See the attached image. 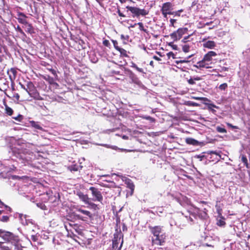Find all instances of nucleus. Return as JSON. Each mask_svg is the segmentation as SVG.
<instances>
[{"label": "nucleus", "mask_w": 250, "mask_h": 250, "mask_svg": "<svg viewBox=\"0 0 250 250\" xmlns=\"http://www.w3.org/2000/svg\"><path fill=\"white\" fill-rule=\"evenodd\" d=\"M148 229L153 234L151 237V244L152 246H163L166 241V234L164 232L163 227L161 226H155L152 227L148 226Z\"/></svg>", "instance_id": "nucleus-1"}, {"label": "nucleus", "mask_w": 250, "mask_h": 250, "mask_svg": "<svg viewBox=\"0 0 250 250\" xmlns=\"http://www.w3.org/2000/svg\"><path fill=\"white\" fill-rule=\"evenodd\" d=\"M216 56L217 54L215 52L210 51L204 56L202 60L198 62L196 64H194V67L199 69L210 68L209 65L212 63L213 57Z\"/></svg>", "instance_id": "nucleus-2"}, {"label": "nucleus", "mask_w": 250, "mask_h": 250, "mask_svg": "<svg viewBox=\"0 0 250 250\" xmlns=\"http://www.w3.org/2000/svg\"><path fill=\"white\" fill-rule=\"evenodd\" d=\"M0 237L3 239L4 242H9L15 243L20 242V241L18 235L2 229H0Z\"/></svg>", "instance_id": "nucleus-3"}, {"label": "nucleus", "mask_w": 250, "mask_h": 250, "mask_svg": "<svg viewBox=\"0 0 250 250\" xmlns=\"http://www.w3.org/2000/svg\"><path fill=\"white\" fill-rule=\"evenodd\" d=\"M126 8L132 13V17H139L140 16H146L149 13V11L145 9H140L137 7L127 6Z\"/></svg>", "instance_id": "nucleus-4"}, {"label": "nucleus", "mask_w": 250, "mask_h": 250, "mask_svg": "<svg viewBox=\"0 0 250 250\" xmlns=\"http://www.w3.org/2000/svg\"><path fill=\"white\" fill-rule=\"evenodd\" d=\"M0 250H22L20 242H0Z\"/></svg>", "instance_id": "nucleus-5"}, {"label": "nucleus", "mask_w": 250, "mask_h": 250, "mask_svg": "<svg viewBox=\"0 0 250 250\" xmlns=\"http://www.w3.org/2000/svg\"><path fill=\"white\" fill-rule=\"evenodd\" d=\"M193 207L195 210L190 214L191 215L195 218L198 217L203 220H206L208 218L209 216L208 214V210L206 208L201 209L195 206H193Z\"/></svg>", "instance_id": "nucleus-6"}, {"label": "nucleus", "mask_w": 250, "mask_h": 250, "mask_svg": "<svg viewBox=\"0 0 250 250\" xmlns=\"http://www.w3.org/2000/svg\"><path fill=\"white\" fill-rule=\"evenodd\" d=\"M89 189L91 192L92 200L94 201L102 202L103 200V197L101 189L95 187H91Z\"/></svg>", "instance_id": "nucleus-7"}, {"label": "nucleus", "mask_w": 250, "mask_h": 250, "mask_svg": "<svg viewBox=\"0 0 250 250\" xmlns=\"http://www.w3.org/2000/svg\"><path fill=\"white\" fill-rule=\"evenodd\" d=\"M188 32V28L187 27L180 28L176 31L170 34V37L174 41H177L182 38L184 34Z\"/></svg>", "instance_id": "nucleus-8"}, {"label": "nucleus", "mask_w": 250, "mask_h": 250, "mask_svg": "<svg viewBox=\"0 0 250 250\" xmlns=\"http://www.w3.org/2000/svg\"><path fill=\"white\" fill-rule=\"evenodd\" d=\"M121 236L123 237V235H122L121 232L115 233L114 234V238L112 240V250H116L118 249L119 250H121V249L122 247V245L123 243V239L122 240L121 244L119 247H118V245L120 241Z\"/></svg>", "instance_id": "nucleus-9"}, {"label": "nucleus", "mask_w": 250, "mask_h": 250, "mask_svg": "<svg viewBox=\"0 0 250 250\" xmlns=\"http://www.w3.org/2000/svg\"><path fill=\"white\" fill-rule=\"evenodd\" d=\"M172 7L173 4L170 2H167L163 4L161 11L164 18H167V15L173 14V13L171 12Z\"/></svg>", "instance_id": "nucleus-10"}, {"label": "nucleus", "mask_w": 250, "mask_h": 250, "mask_svg": "<svg viewBox=\"0 0 250 250\" xmlns=\"http://www.w3.org/2000/svg\"><path fill=\"white\" fill-rule=\"evenodd\" d=\"M237 236L241 239V240H238L236 239V240L238 241V246H237V249L238 250H245V247L246 246V242L245 240V238L246 236H243V233L242 232H240L239 234H237Z\"/></svg>", "instance_id": "nucleus-11"}, {"label": "nucleus", "mask_w": 250, "mask_h": 250, "mask_svg": "<svg viewBox=\"0 0 250 250\" xmlns=\"http://www.w3.org/2000/svg\"><path fill=\"white\" fill-rule=\"evenodd\" d=\"M77 211L85 216L84 217H82L80 215H77L78 217L83 221H85L88 218L90 219L93 218L92 214L88 210L83 209L82 208H77Z\"/></svg>", "instance_id": "nucleus-12"}, {"label": "nucleus", "mask_w": 250, "mask_h": 250, "mask_svg": "<svg viewBox=\"0 0 250 250\" xmlns=\"http://www.w3.org/2000/svg\"><path fill=\"white\" fill-rule=\"evenodd\" d=\"M9 75V79L12 83H13L16 79L17 75V68H11L10 70L7 71Z\"/></svg>", "instance_id": "nucleus-13"}, {"label": "nucleus", "mask_w": 250, "mask_h": 250, "mask_svg": "<svg viewBox=\"0 0 250 250\" xmlns=\"http://www.w3.org/2000/svg\"><path fill=\"white\" fill-rule=\"evenodd\" d=\"M17 15L18 18H17V19L19 23L23 25L27 23V21L26 20V18L27 17L23 13L18 12Z\"/></svg>", "instance_id": "nucleus-14"}, {"label": "nucleus", "mask_w": 250, "mask_h": 250, "mask_svg": "<svg viewBox=\"0 0 250 250\" xmlns=\"http://www.w3.org/2000/svg\"><path fill=\"white\" fill-rule=\"evenodd\" d=\"M30 96L36 100H42L43 98L40 96V93L37 91L36 88L28 93Z\"/></svg>", "instance_id": "nucleus-15"}, {"label": "nucleus", "mask_w": 250, "mask_h": 250, "mask_svg": "<svg viewBox=\"0 0 250 250\" xmlns=\"http://www.w3.org/2000/svg\"><path fill=\"white\" fill-rule=\"evenodd\" d=\"M77 195L82 201H83L85 204L88 203L89 199L87 194H84L82 191H78L77 193Z\"/></svg>", "instance_id": "nucleus-16"}, {"label": "nucleus", "mask_w": 250, "mask_h": 250, "mask_svg": "<svg viewBox=\"0 0 250 250\" xmlns=\"http://www.w3.org/2000/svg\"><path fill=\"white\" fill-rule=\"evenodd\" d=\"M185 142L188 145L194 146H197L200 144V143L197 140L189 137L186 138Z\"/></svg>", "instance_id": "nucleus-17"}, {"label": "nucleus", "mask_w": 250, "mask_h": 250, "mask_svg": "<svg viewBox=\"0 0 250 250\" xmlns=\"http://www.w3.org/2000/svg\"><path fill=\"white\" fill-rule=\"evenodd\" d=\"M83 166L77 164L72 165L68 167V169L71 172H76L82 169Z\"/></svg>", "instance_id": "nucleus-18"}, {"label": "nucleus", "mask_w": 250, "mask_h": 250, "mask_svg": "<svg viewBox=\"0 0 250 250\" xmlns=\"http://www.w3.org/2000/svg\"><path fill=\"white\" fill-rule=\"evenodd\" d=\"M215 46L216 43L213 41H208L203 44V46L204 47L209 49H213L215 47Z\"/></svg>", "instance_id": "nucleus-19"}, {"label": "nucleus", "mask_w": 250, "mask_h": 250, "mask_svg": "<svg viewBox=\"0 0 250 250\" xmlns=\"http://www.w3.org/2000/svg\"><path fill=\"white\" fill-rule=\"evenodd\" d=\"M35 88H36V87L32 82L28 81L27 82L25 91L28 93V94L34 90Z\"/></svg>", "instance_id": "nucleus-20"}, {"label": "nucleus", "mask_w": 250, "mask_h": 250, "mask_svg": "<svg viewBox=\"0 0 250 250\" xmlns=\"http://www.w3.org/2000/svg\"><path fill=\"white\" fill-rule=\"evenodd\" d=\"M125 184L127 186V188L131 190V194L133 192L134 190V185L133 184L132 181L129 179H127L125 180Z\"/></svg>", "instance_id": "nucleus-21"}, {"label": "nucleus", "mask_w": 250, "mask_h": 250, "mask_svg": "<svg viewBox=\"0 0 250 250\" xmlns=\"http://www.w3.org/2000/svg\"><path fill=\"white\" fill-rule=\"evenodd\" d=\"M186 79L189 85H194L196 84L195 82L201 80V78L200 77L197 76L193 78L190 77L189 79L187 78Z\"/></svg>", "instance_id": "nucleus-22"}, {"label": "nucleus", "mask_w": 250, "mask_h": 250, "mask_svg": "<svg viewBox=\"0 0 250 250\" xmlns=\"http://www.w3.org/2000/svg\"><path fill=\"white\" fill-rule=\"evenodd\" d=\"M25 28H26V32L28 33L32 34L34 33V28L31 23H29L28 22L27 23L24 24Z\"/></svg>", "instance_id": "nucleus-23"}, {"label": "nucleus", "mask_w": 250, "mask_h": 250, "mask_svg": "<svg viewBox=\"0 0 250 250\" xmlns=\"http://www.w3.org/2000/svg\"><path fill=\"white\" fill-rule=\"evenodd\" d=\"M4 105L5 106V113L8 116H11L13 114V110L9 107L5 102H4Z\"/></svg>", "instance_id": "nucleus-24"}, {"label": "nucleus", "mask_w": 250, "mask_h": 250, "mask_svg": "<svg viewBox=\"0 0 250 250\" xmlns=\"http://www.w3.org/2000/svg\"><path fill=\"white\" fill-rule=\"evenodd\" d=\"M239 158L240 161L243 163V165L248 168V162L246 156L244 154H241Z\"/></svg>", "instance_id": "nucleus-25"}, {"label": "nucleus", "mask_w": 250, "mask_h": 250, "mask_svg": "<svg viewBox=\"0 0 250 250\" xmlns=\"http://www.w3.org/2000/svg\"><path fill=\"white\" fill-rule=\"evenodd\" d=\"M42 78L46 81H47L50 84H52V83H53L54 79L53 77L50 76L49 75H46L44 76H42Z\"/></svg>", "instance_id": "nucleus-26"}, {"label": "nucleus", "mask_w": 250, "mask_h": 250, "mask_svg": "<svg viewBox=\"0 0 250 250\" xmlns=\"http://www.w3.org/2000/svg\"><path fill=\"white\" fill-rule=\"evenodd\" d=\"M225 222L224 221V218L223 217H220V219H217L216 224L219 226H223L225 225Z\"/></svg>", "instance_id": "nucleus-27"}, {"label": "nucleus", "mask_w": 250, "mask_h": 250, "mask_svg": "<svg viewBox=\"0 0 250 250\" xmlns=\"http://www.w3.org/2000/svg\"><path fill=\"white\" fill-rule=\"evenodd\" d=\"M31 126L35 128L36 129L42 130V127L40 125L35 121H31L30 122Z\"/></svg>", "instance_id": "nucleus-28"}, {"label": "nucleus", "mask_w": 250, "mask_h": 250, "mask_svg": "<svg viewBox=\"0 0 250 250\" xmlns=\"http://www.w3.org/2000/svg\"><path fill=\"white\" fill-rule=\"evenodd\" d=\"M117 51H118L120 53L121 55L122 56H123V57H128V56L127 54L126 51L125 49H124V48L120 47V48H119V49Z\"/></svg>", "instance_id": "nucleus-29"}, {"label": "nucleus", "mask_w": 250, "mask_h": 250, "mask_svg": "<svg viewBox=\"0 0 250 250\" xmlns=\"http://www.w3.org/2000/svg\"><path fill=\"white\" fill-rule=\"evenodd\" d=\"M208 108L209 110L212 111V112H215L216 111L213 108H218V107L213 104H207Z\"/></svg>", "instance_id": "nucleus-30"}, {"label": "nucleus", "mask_w": 250, "mask_h": 250, "mask_svg": "<svg viewBox=\"0 0 250 250\" xmlns=\"http://www.w3.org/2000/svg\"><path fill=\"white\" fill-rule=\"evenodd\" d=\"M190 46L188 44H184V45H182V50L185 53H188L190 50Z\"/></svg>", "instance_id": "nucleus-31"}, {"label": "nucleus", "mask_w": 250, "mask_h": 250, "mask_svg": "<svg viewBox=\"0 0 250 250\" xmlns=\"http://www.w3.org/2000/svg\"><path fill=\"white\" fill-rule=\"evenodd\" d=\"M137 25H139V29L141 31H143L145 32V33H147V29H146L144 28V24L142 22H138V23H137Z\"/></svg>", "instance_id": "nucleus-32"}, {"label": "nucleus", "mask_w": 250, "mask_h": 250, "mask_svg": "<svg viewBox=\"0 0 250 250\" xmlns=\"http://www.w3.org/2000/svg\"><path fill=\"white\" fill-rule=\"evenodd\" d=\"M186 105L191 106H198L199 104L192 101H187Z\"/></svg>", "instance_id": "nucleus-33"}, {"label": "nucleus", "mask_w": 250, "mask_h": 250, "mask_svg": "<svg viewBox=\"0 0 250 250\" xmlns=\"http://www.w3.org/2000/svg\"><path fill=\"white\" fill-rule=\"evenodd\" d=\"M192 99L197 100H201L204 101H209V100L206 97H191Z\"/></svg>", "instance_id": "nucleus-34"}, {"label": "nucleus", "mask_w": 250, "mask_h": 250, "mask_svg": "<svg viewBox=\"0 0 250 250\" xmlns=\"http://www.w3.org/2000/svg\"><path fill=\"white\" fill-rule=\"evenodd\" d=\"M0 220L2 222H7L9 220V217L7 215H3L0 219Z\"/></svg>", "instance_id": "nucleus-35"}, {"label": "nucleus", "mask_w": 250, "mask_h": 250, "mask_svg": "<svg viewBox=\"0 0 250 250\" xmlns=\"http://www.w3.org/2000/svg\"><path fill=\"white\" fill-rule=\"evenodd\" d=\"M216 130L218 132L222 133H226L227 132V130H226V129L225 128L222 127L221 126H217L216 127Z\"/></svg>", "instance_id": "nucleus-36"}, {"label": "nucleus", "mask_w": 250, "mask_h": 250, "mask_svg": "<svg viewBox=\"0 0 250 250\" xmlns=\"http://www.w3.org/2000/svg\"><path fill=\"white\" fill-rule=\"evenodd\" d=\"M13 118L17 121L21 122L23 120V117L22 115L19 114L18 116L13 117Z\"/></svg>", "instance_id": "nucleus-37"}, {"label": "nucleus", "mask_w": 250, "mask_h": 250, "mask_svg": "<svg viewBox=\"0 0 250 250\" xmlns=\"http://www.w3.org/2000/svg\"><path fill=\"white\" fill-rule=\"evenodd\" d=\"M112 43L113 44L114 47L115 48V49L116 50H118L119 49V48H120V47H119L118 46V42L117 41H116V40H112Z\"/></svg>", "instance_id": "nucleus-38"}, {"label": "nucleus", "mask_w": 250, "mask_h": 250, "mask_svg": "<svg viewBox=\"0 0 250 250\" xmlns=\"http://www.w3.org/2000/svg\"><path fill=\"white\" fill-rule=\"evenodd\" d=\"M144 118L146 119V120H149L151 123H155V121H156V120L154 118H152V117H151L150 116H145V117H144Z\"/></svg>", "instance_id": "nucleus-39"}, {"label": "nucleus", "mask_w": 250, "mask_h": 250, "mask_svg": "<svg viewBox=\"0 0 250 250\" xmlns=\"http://www.w3.org/2000/svg\"><path fill=\"white\" fill-rule=\"evenodd\" d=\"M228 87V85L226 83H224L220 85L219 88L221 90H225Z\"/></svg>", "instance_id": "nucleus-40"}, {"label": "nucleus", "mask_w": 250, "mask_h": 250, "mask_svg": "<svg viewBox=\"0 0 250 250\" xmlns=\"http://www.w3.org/2000/svg\"><path fill=\"white\" fill-rule=\"evenodd\" d=\"M117 13H118V15L120 17H123V18H125L126 17V16L120 10V9L119 7H117Z\"/></svg>", "instance_id": "nucleus-41"}, {"label": "nucleus", "mask_w": 250, "mask_h": 250, "mask_svg": "<svg viewBox=\"0 0 250 250\" xmlns=\"http://www.w3.org/2000/svg\"><path fill=\"white\" fill-rule=\"evenodd\" d=\"M13 98L17 101H20V95L17 93H14L13 94Z\"/></svg>", "instance_id": "nucleus-42"}, {"label": "nucleus", "mask_w": 250, "mask_h": 250, "mask_svg": "<svg viewBox=\"0 0 250 250\" xmlns=\"http://www.w3.org/2000/svg\"><path fill=\"white\" fill-rule=\"evenodd\" d=\"M87 204H88L89 206H91V208H94L95 209H96V208H97V205H96L95 204H94L93 203L89 202V201H88V203H87Z\"/></svg>", "instance_id": "nucleus-43"}, {"label": "nucleus", "mask_w": 250, "mask_h": 250, "mask_svg": "<svg viewBox=\"0 0 250 250\" xmlns=\"http://www.w3.org/2000/svg\"><path fill=\"white\" fill-rule=\"evenodd\" d=\"M188 62V61H186V60H180L175 61V63L177 64H181V63H184V62Z\"/></svg>", "instance_id": "nucleus-44"}, {"label": "nucleus", "mask_w": 250, "mask_h": 250, "mask_svg": "<svg viewBox=\"0 0 250 250\" xmlns=\"http://www.w3.org/2000/svg\"><path fill=\"white\" fill-rule=\"evenodd\" d=\"M168 45L172 47L174 50H178V46L176 44H174L172 42L169 43Z\"/></svg>", "instance_id": "nucleus-45"}, {"label": "nucleus", "mask_w": 250, "mask_h": 250, "mask_svg": "<svg viewBox=\"0 0 250 250\" xmlns=\"http://www.w3.org/2000/svg\"><path fill=\"white\" fill-rule=\"evenodd\" d=\"M103 44L106 47H109L110 45V42L109 41L107 40H105L103 42Z\"/></svg>", "instance_id": "nucleus-46"}, {"label": "nucleus", "mask_w": 250, "mask_h": 250, "mask_svg": "<svg viewBox=\"0 0 250 250\" xmlns=\"http://www.w3.org/2000/svg\"><path fill=\"white\" fill-rule=\"evenodd\" d=\"M129 37L128 35L125 36L123 34L121 35V38L123 40L128 41L129 39Z\"/></svg>", "instance_id": "nucleus-47"}, {"label": "nucleus", "mask_w": 250, "mask_h": 250, "mask_svg": "<svg viewBox=\"0 0 250 250\" xmlns=\"http://www.w3.org/2000/svg\"><path fill=\"white\" fill-rule=\"evenodd\" d=\"M182 12H183V9H180V10H178L177 11H176V12H173V14L175 15V16L180 17V13Z\"/></svg>", "instance_id": "nucleus-48"}, {"label": "nucleus", "mask_w": 250, "mask_h": 250, "mask_svg": "<svg viewBox=\"0 0 250 250\" xmlns=\"http://www.w3.org/2000/svg\"><path fill=\"white\" fill-rule=\"evenodd\" d=\"M191 35H188L186 37H185L184 39L182 40V42L183 43H186L187 42H188V39L189 38Z\"/></svg>", "instance_id": "nucleus-49"}, {"label": "nucleus", "mask_w": 250, "mask_h": 250, "mask_svg": "<svg viewBox=\"0 0 250 250\" xmlns=\"http://www.w3.org/2000/svg\"><path fill=\"white\" fill-rule=\"evenodd\" d=\"M17 30L20 32L21 34H22V35H25L24 32L23 31V30L21 29V28L18 25L17 26Z\"/></svg>", "instance_id": "nucleus-50"}, {"label": "nucleus", "mask_w": 250, "mask_h": 250, "mask_svg": "<svg viewBox=\"0 0 250 250\" xmlns=\"http://www.w3.org/2000/svg\"><path fill=\"white\" fill-rule=\"evenodd\" d=\"M176 22V20L171 19L170 20V26L174 27V23Z\"/></svg>", "instance_id": "nucleus-51"}, {"label": "nucleus", "mask_w": 250, "mask_h": 250, "mask_svg": "<svg viewBox=\"0 0 250 250\" xmlns=\"http://www.w3.org/2000/svg\"><path fill=\"white\" fill-rule=\"evenodd\" d=\"M49 71L51 72V73L55 76H57V73H56V71L55 70L52 69V68H51L49 69Z\"/></svg>", "instance_id": "nucleus-52"}, {"label": "nucleus", "mask_w": 250, "mask_h": 250, "mask_svg": "<svg viewBox=\"0 0 250 250\" xmlns=\"http://www.w3.org/2000/svg\"><path fill=\"white\" fill-rule=\"evenodd\" d=\"M133 67H134L136 70L139 72H142L143 70L142 68H139L135 64H133Z\"/></svg>", "instance_id": "nucleus-53"}, {"label": "nucleus", "mask_w": 250, "mask_h": 250, "mask_svg": "<svg viewBox=\"0 0 250 250\" xmlns=\"http://www.w3.org/2000/svg\"><path fill=\"white\" fill-rule=\"evenodd\" d=\"M153 58L154 60H156V61H161V59L160 58H159L158 57H157V56H154L153 57Z\"/></svg>", "instance_id": "nucleus-54"}, {"label": "nucleus", "mask_w": 250, "mask_h": 250, "mask_svg": "<svg viewBox=\"0 0 250 250\" xmlns=\"http://www.w3.org/2000/svg\"><path fill=\"white\" fill-rule=\"evenodd\" d=\"M51 85L55 86L56 88L59 86V84L56 82H55V80L53 82V83H52Z\"/></svg>", "instance_id": "nucleus-55"}, {"label": "nucleus", "mask_w": 250, "mask_h": 250, "mask_svg": "<svg viewBox=\"0 0 250 250\" xmlns=\"http://www.w3.org/2000/svg\"><path fill=\"white\" fill-rule=\"evenodd\" d=\"M19 84L20 85L21 88L25 90H26V87L23 84H22L21 83H19Z\"/></svg>", "instance_id": "nucleus-56"}, {"label": "nucleus", "mask_w": 250, "mask_h": 250, "mask_svg": "<svg viewBox=\"0 0 250 250\" xmlns=\"http://www.w3.org/2000/svg\"><path fill=\"white\" fill-rule=\"evenodd\" d=\"M197 4V1H193L191 4V7H193Z\"/></svg>", "instance_id": "nucleus-57"}, {"label": "nucleus", "mask_w": 250, "mask_h": 250, "mask_svg": "<svg viewBox=\"0 0 250 250\" xmlns=\"http://www.w3.org/2000/svg\"><path fill=\"white\" fill-rule=\"evenodd\" d=\"M189 221L190 222V224H192L194 223L193 219L191 217H189Z\"/></svg>", "instance_id": "nucleus-58"}, {"label": "nucleus", "mask_w": 250, "mask_h": 250, "mask_svg": "<svg viewBox=\"0 0 250 250\" xmlns=\"http://www.w3.org/2000/svg\"><path fill=\"white\" fill-rule=\"evenodd\" d=\"M5 207L6 208H8V210L9 211V212H12V209L11 208L8 207L6 205H4Z\"/></svg>", "instance_id": "nucleus-59"}, {"label": "nucleus", "mask_w": 250, "mask_h": 250, "mask_svg": "<svg viewBox=\"0 0 250 250\" xmlns=\"http://www.w3.org/2000/svg\"><path fill=\"white\" fill-rule=\"evenodd\" d=\"M248 242H247V243L248 244H250V235L248 236Z\"/></svg>", "instance_id": "nucleus-60"}, {"label": "nucleus", "mask_w": 250, "mask_h": 250, "mask_svg": "<svg viewBox=\"0 0 250 250\" xmlns=\"http://www.w3.org/2000/svg\"><path fill=\"white\" fill-rule=\"evenodd\" d=\"M149 64L152 66L153 67L154 66V63H153V62L152 61H150V63H149Z\"/></svg>", "instance_id": "nucleus-61"}, {"label": "nucleus", "mask_w": 250, "mask_h": 250, "mask_svg": "<svg viewBox=\"0 0 250 250\" xmlns=\"http://www.w3.org/2000/svg\"><path fill=\"white\" fill-rule=\"evenodd\" d=\"M170 55H172V56H173V55H174V54L173 53V52H169V53L167 54V56H170Z\"/></svg>", "instance_id": "nucleus-62"}, {"label": "nucleus", "mask_w": 250, "mask_h": 250, "mask_svg": "<svg viewBox=\"0 0 250 250\" xmlns=\"http://www.w3.org/2000/svg\"><path fill=\"white\" fill-rule=\"evenodd\" d=\"M40 205H41V206H39V205L38 204V206L42 208H42V207H44V205H42V204H41Z\"/></svg>", "instance_id": "nucleus-63"}, {"label": "nucleus", "mask_w": 250, "mask_h": 250, "mask_svg": "<svg viewBox=\"0 0 250 250\" xmlns=\"http://www.w3.org/2000/svg\"><path fill=\"white\" fill-rule=\"evenodd\" d=\"M137 25V23H135L134 25H130V27H134L135 25Z\"/></svg>", "instance_id": "nucleus-64"}]
</instances>
